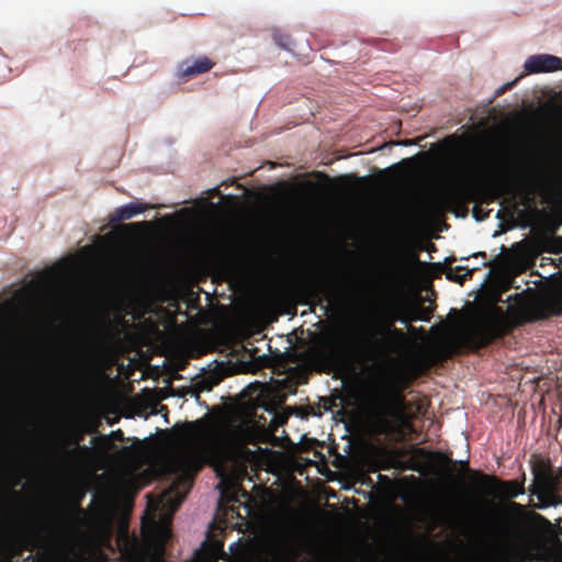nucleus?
Segmentation results:
<instances>
[{
  "label": "nucleus",
  "instance_id": "nucleus-1",
  "mask_svg": "<svg viewBox=\"0 0 562 562\" xmlns=\"http://www.w3.org/2000/svg\"><path fill=\"white\" fill-rule=\"evenodd\" d=\"M363 413L370 435L390 437L407 422L408 404L400 393L382 389L369 394Z\"/></svg>",
  "mask_w": 562,
  "mask_h": 562
},
{
  "label": "nucleus",
  "instance_id": "nucleus-2",
  "mask_svg": "<svg viewBox=\"0 0 562 562\" xmlns=\"http://www.w3.org/2000/svg\"><path fill=\"white\" fill-rule=\"evenodd\" d=\"M533 481L529 487V493L535 495L539 504L535 507L538 509H547L562 505V497L558 495L562 477L554 474L551 469L542 464L533 467Z\"/></svg>",
  "mask_w": 562,
  "mask_h": 562
},
{
  "label": "nucleus",
  "instance_id": "nucleus-3",
  "mask_svg": "<svg viewBox=\"0 0 562 562\" xmlns=\"http://www.w3.org/2000/svg\"><path fill=\"white\" fill-rule=\"evenodd\" d=\"M562 69V59L550 54L529 56L524 63L526 74H549Z\"/></svg>",
  "mask_w": 562,
  "mask_h": 562
},
{
  "label": "nucleus",
  "instance_id": "nucleus-4",
  "mask_svg": "<svg viewBox=\"0 0 562 562\" xmlns=\"http://www.w3.org/2000/svg\"><path fill=\"white\" fill-rule=\"evenodd\" d=\"M127 562H165L160 558L159 552H150L145 548L138 547L137 543H130L126 551L123 553Z\"/></svg>",
  "mask_w": 562,
  "mask_h": 562
},
{
  "label": "nucleus",
  "instance_id": "nucleus-5",
  "mask_svg": "<svg viewBox=\"0 0 562 562\" xmlns=\"http://www.w3.org/2000/svg\"><path fill=\"white\" fill-rule=\"evenodd\" d=\"M212 67V63L206 58H198L193 61L180 63L177 67L178 77H192L207 71Z\"/></svg>",
  "mask_w": 562,
  "mask_h": 562
},
{
  "label": "nucleus",
  "instance_id": "nucleus-6",
  "mask_svg": "<svg viewBox=\"0 0 562 562\" xmlns=\"http://www.w3.org/2000/svg\"><path fill=\"white\" fill-rule=\"evenodd\" d=\"M70 262H64L60 267H53L50 270L45 271L44 276L41 280L32 279L31 282L37 289L44 290L48 288L49 283H52L55 279H58L61 274H65L70 269L74 259H69Z\"/></svg>",
  "mask_w": 562,
  "mask_h": 562
},
{
  "label": "nucleus",
  "instance_id": "nucleus-7",
  "mask_svg": "<svg viewBox=\"0 0 562 562\" xmlns=\"http://www.w3.org/2000/svg\"><path fill=\"white\" fill-rule=\"evenodd\" d=\"M145 210V204L130 202L116 209V211L111 215L110 221L112 223L126 221L138 214H142Z\"/></svg>",
  "mask_w": 562,
  "mask_h": 562
},
{
  "label": "nucleus",
  "instance_id": "nucleus-8",
  "mask_svg": "<svg viewBox=\"0 0 562 562\" xmlns=\"http://www.w3.org/2000/svg\"><path fill=\"white\" fill-rule=\"evenodd\" d=\"M273 41L280 48L292 54L293 41L289 35L276 32L273 34Z\"/></svg>",
  "mask_w": 562,
  "mask_h": 562
},
{
  "label": "nucleus",
  "instance_id": "nucleus-9",
  "mask_svg": "<svg viewBox=\"0 0 562 562\" xmlns=\"http://www.w3.org/2000/svg\"><path fill=\"white\" fill-rule=\"evenodd\" d=\"M504 493L506 494V496L515 498L520 495H524L525 488L522 484H519L516 481H512L505 484Z\"/></svg>",
  "mask_w": 562,
  "mask_h": 562
},
{
  "label": "nucleus",
  "instance_id": "nucleus-10",
  "mask_svg": "<svg viewBox=\"0 0 562 562\" xmlns=\"http://www.w3.org/2000/svg\"><path fill=\"white\" fill-rule=\"evenodd\" d=\"M155 532H156L157 541L160 542L161 544L168 540V538L170 537V533H171L170 528L166 524H162V522H159L156 526Z\"/></svg>",
  "mask_w": 562,
  "mask_h": 562
},
{
  "label": "nucleus",
  "instance_id": "nucleus-11",
  "mask_svg": "<svg viewBox=\"0 0 562 562\" xmlns=\"http://www.w3.org/2000/svg\"><path fill=\"white\" fill-rule=\"evenodd\" d=\"M184 498V494H181L178 496L177 501H173L172 499V496H171V491L169 492H166L165 496H164V502H165V505L175 509L177 508V506L180 504V502Z\"/></svg>",
  "mask_w": 562,
  "mask_h": 562
},
{
  "label": "nucleus",
  "instance_id": "nucleus-12",
  "mask_svg": "<svg viewBox=\"0 0 562 562\" xmlns=\"http://www.w3.org/2000/svg\"><path fill=\"white\" fill-rule=\"evenodd\" d=\"M281 554L285 560L291 559V557L295 553L296 549L293 544H291L288 540L282 543L280 548Z\"/></svg>",
  "mask_w": 562,
  "mask_h": 562
},
{
  "label": "nucleus",
  "instance_id": "nucleus-13",
  "mask_svg": "<svg viewBox=\"0 0 562 562\" xmlns=\"http://www.w3.org/2000/svg\"><path fill=\"white\" fill-rule=\"evenodd\" d=\"M459 269H461V268L458 267L457 270H450L449 272H447V279L457 281V282H462L471 272V270H467L463 274H459L458 273Z\"/></svg>",
  "mask_w": 562,
  "mask_h": 562
},
{
  "label": "nucleus",
  "instance_id": "nucleus-14",
  "mask_svg": "<svg viewBox=\"0 0 562 562\" xmlns=\"http://www.w3.org/2000/svg\"><path fill=\"white\" fill-rule=\"evenodd\" d=\"M43 326H44V322H42V321L32 322L30 328L26 331V336H32L33 334L41 331Z\"/></svg>",
  "mask_w": 562,
  "mask_h": 562
},
{
  "label": "nucleus",
  "instance_id": "nucleus-15",
  "mask_svg": "<svg viewBox=\"0 0 562 562\" xmlns=\"http://www.w3.org/2000/svg\"><path fill=\"white\" fill-rule=\"evenodd\" d=\"M412 145H417V142L416 140H396V142H391L390 144H384L381 148L383 147H386V146H412Z\"/></svg>",
  "mask_w": 562,
  "mask_h": 562
},
{
  "label": "nucleus",
  "instance_id": "nucleus-16",
  "mask_svg": "<svg viewBox=\"0 0 562 562\" xmlns=\"http://www.w3.org/2000/svg\"><path fill=\"white\" fill-rule=\"evenodd\" d=\"M411 321L412 322H429V317L426 316V315H422L419 314L417 311H412L411 312Z\"/></svg>",
  "mask_w": 562,
  "mask_h": 562
},
{
  "label": "nucleus",
  "instance_id": "nucleus-17",
  "mask_svg": "<svg viewBox=\"0 0 562 562\" xmlns=\"http://www.w3.org/2000/svg\"><path fill=\"white\" fill-rule=\"evenodd\" d=\"M520 78H521V76L503 85L501 88L497 89L496 94H499V93L504 92L505 90L514 87Z\"/></svg>",
  "mask_w": 562,
  "mask_h": 562
},
{
  "label": "nucleus",
  "instance_id": "nucleus-18",
  "mask_svg": "<svg viewBox=\"0 0 562 562\" xmlns=\"http://www.w3.org/2000/svg\"><path fill=\"white\" fill-rule=\"evenodd\" d=\"M393 319L404 326H407L412 322L411 321V312L407 315H397Z\"/></svg>",
  "mask_w": 562,
  "mask_h": 562
},
{
  "label": "nucleus",
  "instance_id": "nucleus-19",
  "mask_svg": "<svg viewBox=\"0 0 562 562\" xmlns=\"http://www.w3.org/2000/svg\"><path fill=\"white\" fill-rule=\"evenodd\" d=\"M481 330H482V331H484V333H483V335H484L483 340H484V341H487L490 338H492V336H493V335H492L491 333H487V331H488V329L483 328V329H481Z\"/></svg>",
  "mask_w": 562,
  "mask_h": 562
},
{
  "label": "nucleus",
  "instance_id": "nucleus-20",
  "mask_svg": "<svg viewBox=\"0 0 562 562\" xmlns=\"http://www.w3.org/2000/svg\"><path fill=\"white\" fill-rule=\"evenodd\" d=\"M188 393H189L192 397H194L195 400H199V395H198V393H196V392H194V391H191V390H190V391H188Z\"/></svg>",
  "mask_w": 562,
  "mask_h": 562
},
{
  "label": "nucleus",
  "instance_id": "nucleus-21",
  "mask_svg": "<svg viewBox=\"0 0 562 562\" xmlns=\"http://www.w3.org/2000/svg\"><path fill=\"white\" fill-rule=\"evenodd\" d=\"M390 330H392L396 336H401L402 335V333L398 329H396V328H390Z\"/></svg>",
  "mask_w": 562,
  "mask_h": 562
},
{
  "label": "nucleus",
  "instance_id": "nucleus-22",
  "mask_svg": "<svg viewBox=\"0 0 562 562\" xmlns=\"http://www.w3.org/2000/svg\"><path fill=\"white\" fill-rule=\"evenodd\" d=\"M473 256H474V257H476V256H482V257H485V252H484V251H481V252H476V254H474Z\"/></svg>",
  "mask_w": 562,
  "mask_h": 562
},
{
  "label": "nucleus",
  "instance_id": "nucleus-23",
  "mask_svg": "<svg viewBox=\"0 0 562 562\" xmlns=\"http://www.w3.org/2000/svg\"><path fill=\"white\" fill-rule=\"evenodd\" d=\"M235 546H237V542H236V541L229 544V550L235 549Z\"/></svg>",
  "mask_w": 562,
  "mask_h": 562
},
{
  "label": "nucleus",
  "instance_id": "nucleus-24",
  "mask_svg": "<svg viewBox=\"0 0 562 562\" xmlns=\"http://www.w3.org/2000/svg\"><path fill=\"white\" fill-rule=\"evenodd\" d=\"M213 206H214V207H220V206H221V202H215V203L213 204Z\"/></svg>",
  "mask_w": 562,
  "mask_h": 562
},
{
  "label": "nucleus",
  "instance_id": "nucleus-25",
  "mask_svg": "<svg viewBox=\"0 0 562 562\" xmlns=\"http://www.w3.org/2000/svg\"><path fill=\"white\" fill-rule=\"evenodd\" d=\"M262 451L268 453V452H270V449L268 447H265V448H262Z\"/></svg>",
  "mask_w": 562,
  "mask_h": 562
},
{
  "label": "nucleus",
  "instance_id": "nucleus-26",
  "mask_svg": "<svg viewBox=\"0 0 562 562\" xmlns=\"http://www.w3.org/2000/svg\"><path fill=\"white\" fill-rule=\"evenodd\" d=\"M210 191H212V192H216V191H217V187H213V188H211V189H210Z\"/></svg>",
  "mask_w": 562,
  "mask_h": 562
},
{
  "label": "nucleus",
  "instance_id": "nucleus-27",
  "mask_svg": "<svg viewBox=\"0 0 562 562\" xmlns=\"http://www.w3.org/2000/svg\"><path fill=\"white\" fill-rule=\"evenodd\" d=\"M499 216H501V211H497L496 217L499 218Z\"/></svg>",
  "mask_w": 562,
  "mask_h": 562
}]
</instances>
